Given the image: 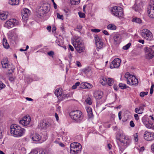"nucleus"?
<instances>
[{
	"instance_id": "79ce46f5",
	"label": "nucleus",
	"mask_w": 154,
	"mask_h": 154,
	"mask_svg": "<svg viewBox=\"0 0 154 154\" xmlns=\"http://www.w3.org/2000/svg\"><path fill=\"white\" fill-rule=\"evenodd\" d=\"M134 140L135 142H137L138 141V138L137 133H136L134 135Z\"/></svg>"
},
{
	"instance_id": "774afa93",
	"label": "nucleus",
	"mask_w": 154,
	"mask_h": 154,
	"mask_svg": "<svg viewBox=\"0 0 154 154\" xmlns=\"http://www.w3.org/2000/svg\"><path fill=\"white\" fill-rule=\"evenodd\" d=\"M107 147L109 149H111L112 145L110 144H108L107 145Z\"/></svg>"
},
{
	"instance_id": "2f4dec72",
	"label": "nucleus",
	"mask_w": 154,
	"mask_h": 154,
	"mask_svg": "<svg viewBox=\"0 0 154 154\" xmlns=\"http://www.w3.org/2000/svg\"><path fill=\"white\" fill-rule=\"evenodd\" d=\"M3 45L4 47L8 49L9 47V45L7 42V40L5 38H4L3 40Z\"/></svg>"
},
{
	"instance_id": "412c9836",
	"label": "nucleus",
	"mask_w": 154,
	"mask_h": 154,
	"mask_svg": "<svg viewBox=\"0 0 154 154\" xmlns=\"http://www.w3.org/2000/svg\"><path fill=\"white\" fill-rule=\"evenodd\" d=\"M143 123L145 126L147 128L154 130V124L150 123L149 121H143Z\"/></svg>"
},
{
	"instance_id": "5701e85b",
	"label": "nucleus",
	"mask_w": 154,
	"mask_h": 154,
	"mask_svg": "<svg viewBox=\"0 0 154 154\" xmlns=\"http://www.w3.org/2000/svg\"><path fill=\"white\" fill-rule=\"evenodd\" d=\"M121 37L119 35L115 34L113 37L114 43L117 44L120 43L121 41Z\"/></svg>"
},
{
	"instance_id": "864d4df0",
	"label": "nucleus",
	"mask_w": 154,
	"mask_h": 154,
	"mask_svg": "<svg viewBox=\"0 0 154 154\" xmlns=\"http://www.w3.org/2000/svg\"><path fill=\"white\" fill-rule=\"evenodd\" d=\"M134 117L135 119L136 120H138L139 119L138 115V114H135L134 115Z\"/></svg>"
},
{
	"instance_id": "1a4fd4ad",
	"label": "nucleus",
	"mask_w": 154,
	"mask_h": 154,
	"mask_svg": "<svg viewBox=\"0 0 154 154\" xmlns=\"http://www.w3.org/2000/svg\"><path fill=\"white\" fill-rule=\"evenodd\" d=\"M154 45L150 46L149 47H146L144 48V51L145 53L146 57L148 59H150L153 58L154 56V49L153 48Z\"/></svg>"
},
{
	"instance_id": "e2e57ef3",
	"label": "nucleus",
	"mask_w": 154,
	"mask_h": 154,
	"mask_svg": "<svg viewBox=\"0 0 154 154\" xmlns=\"http://www.w3.org/2000/svg\"><path fill=\"white\" fill-rule=\"evenodd\" d=\"M55 116L56 118L57 121H58L59 120V117L58 115L56 113H55Z\"/></svg>"
},
{
	"instance_id": "dca6fc26",
	"label": "nucleus",
	"mask_w": 154,
	"mask_h": 154,
	"mask_svg": "<svg viewBox=\"0 0 154 154\" xmlns=\"http://www.w3.org/2000/svg\"><path fill=\"white\" fill-rule=\"evenodd\" d=\"M31 121V118L29 115H26L20 121V124L23 126H26L28 125Z\"/></svg>"
},
{
	"instance_id": "393cba45",
	"label": "nucleus",
	"mask_w": 154,
	"mask_h": 154,
	"mask_svg": "<svg viewBox=\"0 0 154 154\" xmlns=\"http://www.w3.org/2000/svg\"><path fill=\"white\" fill-rule=\"evenodd\" d=\"M86 109L89 118H92L93 117V115L91 108L89 106H87L86 107Z\"/></svg>"
},
{
	"instance_id": "ddd939ff",
	"label": "nucleus",
	"mask_w": 154,
	"mask_h": 154,
	"mask_svg": "<svg viewBox=\"0 0 154 154\" xmlns=\"http://www.w3.org/2000/svg\"><path fill=\"white\" fill-rule=\"evenodd\" d=\"M144 138L147 141H152L154 140V134L148 131H146L144 133Z\"/></svg>"
},
{
	"instance_id": "6e6d98bb",
	"label": "nucleus",
	"mask_w": 154,
	"mask_h": 154,
	"mask_svg": "<svg viewBox=\"0 0 154 154\" xmlns=\"http://www.w3.org/2000/svg\"><path fill=\"white\" fill-rule=\"evenodd\" d=\"M113 88L116 91H117L119 88L118 86L116 85L115 84H114L113 85Z\"/></svg>"
},
{
	"instance_id": "cd10ccee",
	"label": "nucleus",
	"mask_w": 154,
	"mask_h": 154,
	"mask_svg": "<svg viewBox=\"0 0 154 154\" xmlns=\"http://www.w3.org/2000/svg\"><path fill=\"white\" fill-rule=\"evenodd\" d=\"M54 94L57 97L59 96H61L62 94V89L60 88L57 89L55 91Z\"/></svg>"
},
{
	"instance_id": "338daca9",
	"label": "nucleus",
	"mask_w": 154,
	"mask_h": 154,
	"mask_svg": "<svg viewBox=\"0 0 154 154\" xmlns=\"http://www.w3.org/2000/svg\"><path fill=\"white\" fill-rule=\"evenodd\" d=\"M151 149L152 151L154 153V143L152 145Z\"/></svg>"
},
{
	"instance_id": "ea45409f",
	"label": "nucleus",
	"mask_w": 154,
	"mask_h": 154,
	"mask_svg": "<svg viewBox=\"0 0 154 154\" xmlns=\"http://www.w3.org/2000/svg\"><path fill=\"white\" fill-rule=\"evenodd\" d=\"M148 94V92H141L140 94V96L142 97H144L145 95H147Z\"/></svg>"
},
{
	"instance_id": "b1692460",
	"label": "nucleus",
	"mask_w": 154,
	"mask_h": 154,
	"mask_svg": "<svg viewBox=\"0 0 154 154\" xmlns=\"http://www.w3.org/2000/svg\"><path fill=\"white\" fill-rule=\"evenodd\" d=\"M29 154H45V152L42 149H34L32 150Z\"/></svg>"
},
{
	"instance_id": "a18cd8bd",
	"label": "nucleus",
	"mask_w": 154,
	"mask_h": 154,
	"mask_svg": "<svg viewBox=\"0 0 154 154\" xmlns=\"http://www.w3.org/2000/svg\"><path fill=\"white\" fill-rule=\"evenodd\" d=\"M79 17L81 18H84L85 17V15L84 13H81L80 12H79Z\"/></svg>"
},
{
	"instance_id": "bb28decb",
	"label": "nucleus",
	"mask_w": 154,
	"mask_h": 154,
	"mask_svg": "<svg viewBox=\"0 0 154 154\" xmlns=\"http://www.w3.org/2000/svg\"><path fill=\"white\" fill-rule=\"evenodd\" d=\"M9 71L8 73L9 74H12L14 72V67L12 64H10L7 68Z\"/></svg>"
},
{
	"instance_id": "4d7b16f0",
	"label": "nucleus",
	"mask_w": 154,
	"mask_h": 154,
	"mask_svg": "<svg viewBox=\"0 0 154 154\" xmlns=\"http://www.w3.org/2000/svg\"><path fill=\"white\" fill-rule=\"evenodd\" d=\"M82 26L81 25L79 24L77 26V29H81L82 28Z\"/></svg>"
},
{
	"instance_id": "72a5a7b5",
	"label": "nucleus",
	"mask_w": 154,
	"mask_h": 154,
	"mask_svg": "<svg viewBox=\"0 0 154 154\" xmlns=\"http://www.w3.org/2000/svg\"><path fill=\"white\" fill-rule=\"evenodd\" d=\"M107 28L108 29L111 30H115L116 27V26L113 24H109L107 26Z\"/></svg>"
},
{
	"instance_id": "6ab92c4d",
	"label": "nucleus",
	"mask_w": 154,
	"mask_h": 154,
	"mask_svg": "<svg viewBox=\"0 0 154 154\" xmlns=\"http://www.w3.org/2000/svg\"><path fill=\"white\" fill-rule=\"evenodd\" d=\"M92 87L91 84L87 82L82 83L80 85V88L82 89H90Z\"/></svg>"
},
{
	"instance_id": "c03bdc74",
	"label": "nucleus",
	"mask_w": 154,
	"mask_h": 154,
	"mask_svg": "<svg viewBox=\"0 0 154 154\" xmlns=\"http://www.w3.org/2000/svg\"><path fill=\"white\" fill-rule=\"evenodd\" d=\"M57 15L58 18L62 20L63 19V15H60L59 13H57Z\"/></svg>"
},
{
	"instance_id": "37998d69",
	"label": "nucleus",
	"mask_w": 154,
	"mask_h": 154,
	"mask_svg": "<svg viewBox=\"0 0 154 154\" xmlns=\"http://www.w3.org/2000/svg\"><path fill=\"white\" fill-rule=\"evenodd\" d=\"M135 111L137 113L139 114H142L143 112V111L139 110V109H138V108H135Z\"/></svg>"
},
{
	"instance_id": "0e129e2a",
	"label": "nucleus",
	"mask_w": 154,
	"mask_h": 154,
	"mask_svg": "<svg viewBox=\"0 0 154 154\" xmlns=\"http://www.w3.org/2000/svg\"><path fill=\"white\" fill-rule=\"evenodd\" d=\"M69 49L72 51H73L74 50L73 48L70 45H69Z\"/></svg>"
},
{
	"instance_id": "f03ea898",
	"label": "nucleus",
	"mask_w": 154,
	"mask_h": 154,
	"mask_svg": "<svg viewBox=\"0 0 154 154\" xmlns=\"http://www.w3.org/2000/svg\"><path fill=\"white\" fill-rule=\"evenodd\" d=\"M11 134L15 137H20L23 136L25 132V129L19 125L12 124L10 129Z\"/></svg>"
},
{
	"instance_id": "4be33fe9",
	"label": "nucleus",
	"mask_w": 154,
	"mask_h": 154,
	"mask_svg": "<svg viewBox=\"0 0 154 154\" xmlns=\"http://www.w3.org/2000/svg\"><path fill=\"white\" fill-rule=\"evenodd\" d=\"M32 140L35 141H39L41 138V136L38 134H33L31 137Z\"/></svg>"
},
{
	"instance_id": "f704fd0d",
	"label": "nucleus",
	"mask_w": 154,
	"mask_h": 154,
	"mask_svg": "<svg viewBox=\"0 0 154 154\" xmlns=\"http://www.w3.org/2000/svg\"><path fill=\"white\" fill-rule=\"evenodd\" d=\"M100 82L102 85H105L107 83V79L105 77H103L100 80Z\"/></svg>"
},
{
	"instance_id": "4468645a",
	"label": "nucleus",
	"mask_w": 154,
	"mask_h": 154,
	"mask_svg": "<svg viewBox=\"0 0 154 154\" xmlns=\"http://www.w3.org/2000/svg\"><path fill=\"white\" fill-rule=\"evenodd\" d=\"M30 14V11L28 9H24L21 11L22 17L23 20L26 21L28 20Z\"/></svg>"
},
{
	"instance_id": "6e6552de",
	"label": "nucleus",
	"mask_w": 154,
	"mask_h": 154,
	"mask_svg": "<svg viewBox=\"0 0 154 154\" xmlns=\"http://www.w3.org/2000/svg\"><path fill=\"white\" fill-rule=\"evenodd\" d=\"M50 10V5L48 3H43L40 7L38 13L39 16L43 17L44 15L47 13Z\"/></svg>"
},
{
	"instance_id": "4c0bfd02",
	"label": "nucleus",
	"mask_w": 154,
	"mask_h": 154,
	"mask_svg": "<svg viewBox=\"0 0 154 154\" xmlns=\"http://www.w3.org/2000/svg\"><path fill=\"white\" fill-rule=\"evenodd\" d=\"M95 43L101 41H102L101 38H100L98 35H95L94 37Z\"/></svg>"
},
{
	"instance_id": "052dcab7",
	"label": "nucleus",
	"mask_w": 154,
	"mask_h": 154,
	"mask_svg": "<svg viewBox=\"0 0 154 154\" xmlns=\"http://www.w3.org/2000/svg\"><path fill=\"white\" fill-rule=\"evenodd\" d=\"M103 32L106 35H109V33L107 32V31L105 30H104L103 31Z\"/></svg>"
},
{
	"instance_id": "c9c22d12",
	"label": "nucleus",
	"mask_w": 154,
	"mask_h": 154,
	"mask_svg": "<svg viewBox=\"0 0 154 154\" xmlns=\"http://www.w3.org/2000/svg\"><path fill=\"white\" fill-rule=\"evenodd\" d=\"M80 2V0H70V2L72 5L78 4Z\"/></svg>"
},
{
	"instance_id": "20e7f679",
	"label": "nucleus",
	"mask_w": 154,
	"mask_h": 154,
	"mask_svg": "<svg viewBox=\"0 0 154 154\" xmlns=\"http://www.w3.org/2000/svg\"><path fill=\"white\" fill-rule=\"evenodd\" d=\"M125 77L126 79L127 83L130 85L137 86L138 85V81L135 76L130 75L128 72L125 74Z\"/></svg>"
},
{
	"instance_id": "e433bc0d",
	"label": "nucleus",
	"mask_w": 154,
	"mask_h": 154,
	"mask_svg": "<svg viewBox=\"0 0 154 154\" xmlns=\"http://www.w3.org/2000/svg\"><path fill=\"white\" fill-rule=\"evenodd\" d=\"M119 87L121 89H124L127 88H128V87H127L126 85L122 83H120L119 85Z\"/></svg>"
},
{
	"instance_id": "603ef678",
	"label": "nucleus",
	"mask_w": 154,
	"mask_h": 154,
	"mask_svg": "<svg viewBox=\"0 0 154 154\" xmlns=\"http://www.w3.org/2000/svg\"><path fill=\"white\" fill-rule=\"evenodd\" d=\"M130 125L131 127H134L135 126V125L134 122L132 121H131L130 122Z\"/></svg>"
},
{
	"instance_id": "7ed1b4c3",
	"label": "nucleus",
	"mask_w": 154,
	"mask_h": 154,
	"mask_svg": "<svg viewBox=\"0 0 154 154\" xmlns=\"http://www.w3.org/2000/svg\"><path fill=\"white\" fill-rule=\"evenodd\" d=\"M69 115L71 119L77 123L81 122L84 117L82 112L78 110L71 111Z\"/></svg>"
},
{
	"instance_id": "2eb2a0df",
	"label": "nucleus",
	"mask_w": 154,
	"mask_h": 154,
	"mask_svg": "<svg viewBox=\"0 0 154 154\" xmlns=\"http://www.w3.org/2000/svg\"><path fill=\"white\" fill-rule=\"evenodd\" d=\"M121 60L119 58L115 59L111 63L110 67L111 69L118 68L120 65Z\"/></svg>"
},
{
	"instance_id": "de8ad7c7",
	"label": "nucleus",
	"mask_w": 154,
	"mask_h": 154,
	"mask_svg": "<svg viewBox=\"0 0 154 154\" xmlns=\"http://www.w3.org/2000/svg\"><path fill=\"white\" fill-rule=\"evenodd\" d=\"M5 86V85L2 82H0V89H2Z\"/></svg>"
},
{
	"instance_id": "5fc2aeb1",
	"label": "nucleus",
	"mask_w": 154,
	"mask_h": 154,
	"mask_svg": "<svg viewBox=\"0 0 154 154\" xmlns=\"http://www.w3.org/2000/svg\"><path fill=\"white\" fill-rule=\"evenodd\" d=\"M76 64L79 67H81L82 66L80 62L79 61H77L76 62Z\"/></svg>"
},
{
	"instance_id": "aec40b11",
	"label": "nucleus",
	"mask_w": 154,
	"mask_h": 154,
	"mask_svg": "<svg viewBox=\"0 0 154 154\" xmlns=\"http://www.w3.org/2000/svg\"><path fill=\"white\" fill-rule=\"evenodd\" d=\"M9 62L7 57L3 58L1 61V63L2 64L3 68L5 69L7 68L9 64H10L8 63Z\"/></svg>"
},
{
	"instance_id": "58836bf2",
	"label": "nucleus",
	"mask_w": 154,
	"mask_h": 154,
	"mask_svg": "<svg viewBox=\"0 0 154 154\" xmlns=\"http://www.w3.org/2000/svg\"><path fill=\"white\" fill-rule=\"evenodd\" d=\"M85 102L87 104H88L89 105H91L92 104L91 99L90 97H88L85 100Z\"/></svg>"
},
{
	"instance_id": "a19ab883",
	"label": "nucleus",
	"mask_w": 154,
	"mask_h": 154,
	"mask_svg": "<svg viewBox=\"0 0 154 154\" xmlns=\"http://www.w3.org/2000/svg\"><path fill=\"white\" fill-rule=\"evenodd\" d=\"M131 45V43H129L123 46V49L124 50H127L130 48Z\"/></svg>"
},
{
	"instance_id": "8fccbe9b",
	"label": "nucleus",
	"mask_w": 154,
	"mask_h": 154,
	"mask_svg": "<svg viewBox=\"0 0 154 154\" xmlns=\"http://www.w3.org/2000/svg\"><path fill=\"white\" fill-rule=\"evenodd\" d=\"M90 69L88 68H86L83 70V72L85 73H87L89 71Z\"/></svg>"
},
{
	"instance_id": "0eeeda50",
	"label": "nucleus",
	"mask_w": 154,
	"mask_h": 154,
	"mask_svg": "<svg viewBox=\"0 0 154 154\" xmlns=\"http://www.w3.org/2000/svg\"><path fill=\"white\" fill-rule=\"evenodd\" d=\"M71 153L77 154L81 151L82 146L80 144L77 142L71 143L70 145Z\"/></svg>"
},
{
	"instance_id": "9b49d317",
	"label": "nucleus",
	"mask_w": 154,
	"mask_h": 154,
	"mask_svg": "<svg viewBox=\"0 0 154 154\" xmlns=\"http://www.w3.org/2000/svg\"><path fill=\"white\" fill-rule=\"evenodd\" d=\"M18 24L17 20L15 19H11L8 20L5 22L4 24V26L9 29Z\"/></svg>"
},
{
	"instance_id": "f3484780",
	"label": "nucleus",
	"mask_w": 154,
	"mask_h": 154,
	"mask_svg": "<svg viewBox=\"0 0 154 154\" xmlns=\"http://www.w3.org/2000/svg\"><path fill=\"white\" fill-rule=\"evenodd\" d=\"M51 124L48 122H43L40 123L38 125L40 129H46L50 128Z\"/></svg>"
},
{
	"instance_id": "a878e982",
	"label": "nucleus",
	"mask_w": 154,
	"mask_h": 154,
	"mask_svg": "<svg viewBox=\"0 0 154 154\" xmlns=\"http://www.w3.org/2000/svg\"><path fill=\"white\" fill-rule=\"evenodd\" d=\"M8 13L5 12L2 13L0 12V19L2 20H6L8 17Z\"/></svg>"
},
{
	"instance_id": "f257e3e1",
	"label": "nucleus",
	"mask_w": 154,
	"mask_h": 154,
	"mask_svg": "<svg viewBox=\"0 0 154 154\" xmlns=\"http://www.w3.org/2000/svg\"><path fill=\"white\" fill-rule=\"evenodd\" d=\"M116 139L121 143V146L119 142L117 141L119 149L122 152L124 149L130 144L131 139L130 137L125 135L123 133H119L116 136Z\"/></svg>"
},
{
	"instance_id": "423d86ee",
	"label": "nucleus",
	"mask_w": 154,
	"mask_h": 154,
	"mask_svg": "<svg viewBox=\"0 0 154 154\" xmlns=\"http://www.w3.org/2000/svg\"><path fill=\"white\" fill-rule=\"evenodd\" d=\"M76 51L79 53L83 52L85 46L82 41L78 38L76 39L73 44Z\"/></svg>"
},
{
	"instance_id": "a211bd4d",
	"label": "nucleus",
	"mask_w": 154,
	"mask_h": 154,
	"mask_svg": "<svg viewBox=\"0 0 154 154\" xmlns=\"http://www.w3.org/2000/svg\"><path fill=\"white\" fill-rule=\"evenodd\" d=\"M103 92L101 91H95L94 94V97L96 100H98L101 99L103 97Z\"/></svg>"
},
{
	"instance_id": "f8f14e48",
	"label": "nucleus",
	"mask_w": 154,
	"mask_h": 154,
	"mask_svg": "<svg viewBox=\"0 0 154 154\" xmlns=\"http://www.w3.org/2000/svg\"><path fill=\"white\" fill-rule=\"evenodd\" d=\"M148 13L151 18H154V0H151L148 8Z\"/></svg>"
},
{
	"instance_id": "c756f323",
	"label": "nucleus",
	"mask_w": 154,
	"mask_h": 154,
	"mask_svg": "<svg viewBox=\"0 0 154 154\" xmlns=\"http://www.w3.org/2000/svg\"><path fill=\"white\" fill-rule=\"evenodd\" d=\"M132 21L136 23L141 24L142 23V20L140 18L135 17L132 19Z\"/></svg>"
},
{
	"instance_id": "69168bd1",
	"label": "nucleus",
	"mask_w": 154,
	"mask_h": 154,
	"mask_svg": "<svg viewBox=\"0 0 154 154\" xmlns=\"http://www.w3.org/2000/svg\"><path fill=\"white\" fill-rule=\"evenodd\" d=\"M138 42L140 43H142V44H143L144 43V41L143 40L140 39L138 41Z\"/></svg>"
},
{
	"instance_id": "13d9d810",
	"label": "nucleus",
	"mask_w": 154,
	"mask_h": 154,
	"mask_svg": "<svg viewBox=\"0 0 154 154\" xmlns=\"http://www.w3.org/2000/svg\"><path fill=\"white\" fill-rule=\"evenodd\" d=\"M121 115H122V112H121L120 111L119 112V113H118V116H119V119L120 120H121V119H122Z\"/></svg>"
},
{
	"instance_id": "39448f33",
	"label": "nucleus",
	"mask_w": 154,
	"mask_h": 154,
	"mask_svg": "<svg viewBox=\"0 0 154 154\" xmlns=\"http://www.w3.org/2000/svg\"><path fill=\"white\" fill-rule=\"evenodd\" d=\"M111 12L114 16L118 17L120 19L123 17L124 16L122 8L120 7L116 6L113 7Z\"/></svg>"
},
{
	"instance_id": "7c9ffc66",
	"label": "nucleus",
	"mask_w": 154,
	"mask_h": 154,
	"mask_svg": "<svg viewBox=\"0 0 154 154\" xmlns=\"http://www.w3.org/2000/svg\"><path fill=\"white\" fill-rule=\"evenodd\" d=\"M114 83V80L112 78H108L107 79V83L109 86H112Z\"/></svg>"
},
{
	"instance_id": "680f3d73",
	"label": "nucleus",
	"mask_w": 154,
	"mask_h": 154,
	"mask_svg": "<svg viewBox=\"0 0 154 154\" xmlns=\"http://www.w3.org/2000/svg\"><path fill=\"white\" fill-rule=\"evenodd\" d=\"M137 8L138 7H136L134 9V10L136 11L140 12L141 11V9L140 8L138 9Z\"/></svg>"
},
{
	"instance_id": "bf43d9fd",
	"label": "nucleus",
	"mask_w": 154,
	"mask_h": 154,
	"mask_svg": "<svg viewBox=\"0 0 154 154\" xmlns=\"http://www.w3.org/2000/svg\"><path fill=\"white\" fill-rule=\"evenodd\" d=\"M52 1L53 2V4L54 7V8L55 9H56L57 8V6L55 2H54V0H52Z\"/></svg>"
},
{
	"instance_id": "3c124183",
	"label": "nucleus",
	"mask_w": 154,
	"mask_h": 154,
	"mask_svg": "<svg viewBox=\"0 0 154 154\" xmlns=\"http://www.w3.org/2000/svg\"><path fill=\"white\" fill-rule=\"evenodd\" d=\"M91 31L93 32H98L100 31V29H92Z\"/></svg>"
},
{
	"instance_id": "473e14b6",
	"label": "nucleus",
	"mask_w": 154,
	"mask_h": 154,
	"mask_svg": "<svg viewBox=\"0 0 154 154\" xmlns=\"http://www.w3.org/2000/svg\"><path fill=\"white\" fill-rule=\"evenodd\" d=\"M95 44L97 47L99 49H100L102 48L103 45V43L102 40L98 42H97Z\"/></svg>"
},
{
	"instance_id": "c85d7f7f",
	"label": "nucleus",
	"mask_w": 154,
	"mask_h": 154,
	"mask_svg": "<svg viewBox=\"0 0 154 154\" xmlns=\"http://www.w3.org/2000/svg\"><path fill=\"white\" fill-rule=\"evenodd\" d=\"M20 0H9V3L12 5H17L19 4Z\"/></svg>"
},
{
	"instance_id": "49530a36",
	"label": "nucleus",
	"mask_w": 154,
	"mask_h": 154,
	"mask_svg": "<svg viewBox=\"0 0 154 154\" xmlns=\"http://www.w3.org/2000/svg\"><path fill=\"white\" fill-rule=\"evenodd\" d=\"M48 55L52 57H53V55L54 54V53L53 51H51L48 53Z\"/></svg>"
},
{
	"instance_id": "09e8293b",
	"label": "nucleus",
	"mask_w": 154,
	"mask_h": 154,
	"mask_svg": "<svg viewBox=\"0 0 154 154\" xmlns=\"http://www.w3.org/2000/svg\"><path fill=\"white\" fill-rule=\"evenodd\" d=\"M145 106V105L144 104H143L142 105L140 106H139V108H138V109H139V110H141L143 111V110H144V107Z\"/></svg>"
},
{
	"instance_id": "9d476101",
	"label": "nucleus",
	"mask_w": 154,
	"mask_h": 154,
	"mask_svg": "<svg viewBox=\"0 0 154 154\" xmlns=\"http://www.w3.org/2000/svg\"><path fill=\"white\" fill-rule=\"evenodd\" d=\"M141 36L147 40L151 41L153 39V36L151 32L147 29H143L141 32Z\"/></svg>"
}]
</instances>
